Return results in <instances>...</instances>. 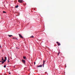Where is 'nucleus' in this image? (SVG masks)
Listing matches in <instances>:
<instances>
[{
  "label": "nucleus",
  "instance_id": "nucleus-1",
  "mask_svg": "<svg viewBox=\"0 0 75 75\" xmlns=\"http://www.w3.org/2000/svg\"><path fill=\"white\" fill-rule=\"evenodd\" d=\"M2 60L3 61H1L2 62L1 63L2 64H3L4 63V62H5L6 61V59H7V57H5V59L4 60V59H3V57H2Z\"/></svg>",
  "mask_w": 75,
  "mask_h": 75
},
{
  "label": "nucleus",
  "instance_id": "nucleus-2",
  "mask_svg": "<svg viewBox=\"0 0 75 75\" xmlns=\"http://www.w3.org/2000/svg\"><path fill=\"white\" fill-rule=\"evenodd\" d=\"M18 2L20 3H22L23 2V0H18Z\"/></svg>",
  "mask_w": 75,
  "mask_h": 75
},
{
  "label": "nucleus",
  "instance_id": "nucleus-3",
  "mask_svg": "<svg viewBox=\"0 0 75 75\" xmlns=\"http://www.w3.org/2000/svg\"><path fill=\"white\" fill-rule=\"evenodd\" d=\"M19 35L20 38H23V37L20 34H19Z\"/></svg>",
  "mask_w": 75,
  "mask_h": 75
},
{
  "label": "nucleus",
  "instance_id": "nucleus-4",
  "mask_svg": "<svg viewBox=\"0 0 75 75\" xmlns=\"http://www.w3.org/2000/svg\"><path fill=\"white\" fill-rule=\"evenodd\" d=\"M57 44V45L58 46H59V45H61V43H60L59 42H56Z\"/></svg>",
  "mask_w": 75,
  "mask_h": 75
},
{
  "label": "nucleus",
  "instance_id": "nucleus-5",
  "mask_svg": "<svg viewBox=\"0 0 75 75\" xmlns=\"http://www.w3.org/2000/svg\"><path fill=\"white\" fill-rule=\"evenodd\" d=\"M44 64H45V60H43V67H44Z\"/></svg>",
  "mask_w": 75,
  "mask_h": 75
},
{
  "label": "nucleus",
  "instance_id": "nucleus-6",
  "mask_svg": "<svg viewBox=\"0 0 75 75\" xmlns=\"http://www.w3.org/2000/svg\"><path fill=\"white\" fill-rule=\"evenodd\" d=\"M42 67V65H40L39 66H38L37 68H38V67Z\"/></svg>",
  "mask_w": 75,
  "mask_h": 75
},
{
  "label": "nucleus",
  "instance_id": "nucleus-7",
  "mask_svg": "<svg viewBox=\"0 0 75 75\" xmlns=\"http://www.w3.org/2000/svg\"><path fill=\"white\" fill-rule=\"evenodd\" d=\"M22 62H23L24 64L25 62V60H22Z\"/></svg>",
  "mask_w": 75,
  "mask_h": 75
},
{
  "label": "nucleus",
  "instance_id": "nucleus-8",
  "mask_svg": "<svg viewBox=\"0 0 75 75\" xmlns=\"http://www.w3.org/2000/svg\"><path fill=\"white\" fill-rule=\"evenodd\" d=\"M8 35V36H9V37H12L13 36V35Z\"/></svg>",
  "mask_w": 75,
  "mask_h": 75
},
{
  "label": "nucleus",
  "instance_id": "nucleus-9",
  "mask_svg": "<svg viewBox=\"0 0 75 75\" xmlns=\"http://www.w3.org/2000/svg\"><path fill=\"white\" fill-rule=\"evenodd\" d=\"M59 54H60V52H59L58 53L57 55L58 56L59 55Z\"/></svg>",
  "mask_w": 75,
  "mask_h": 75
},
{
  "label": "nucleus",
  "instance_id": "nucleus-10",
  "mask_svg": "<svg viewBox=\"0 0 75 75\" xmlns=\"http://www.w3.org/2000/svg\"><path fill=\"white\" fill-rule=\"evenodd\" d=\"M30 38H34V36L32 35L31 36H30Z\"/></svg>",
  "mask_w": 75,
  "mask_h": 75
},
{
  "label": "nucleus",
  "instance_id": "nucleus-11",
  "mask_svg": "<svg viewBox=\"0 0 75 75\" xmlns=\"http://www.w3.org/2000/svg\"><path fill=\"white\" fill-rule=\"evenodd\" d=\"M18 7V6L17 5L16 6H15L16 8H17Z\"/></svg>",
  "mask_w": 75,
  "mask_h": 75
},
{
  "label": "nucleus",
  "instance_id": "nucleus-12",
  "mask_svg": "<svg viewBox=\"0 0 75 75\" xmlns=\"http://www.w3.org/2000/svg\"><path fill=\"white\" fill-rule=\"evenodd\" d=\"M23 58L24 59H25L26 58V57H23Z\"/></svg>",
  "mask_w": 75,
  "mask_h": 75
},
{
  "label": "nucleus",
  "instance_id": "nucleus-13",
  "mask_svg": "<svg viewBox=\"0 0 75 75\" xmlns=\"http://www.w3.org/2000/svg\"><path fill=\"white\" fill-rule=\"evenodd\" d=\"M4 67V68H6V65H5Z\"/></svg>",
  "mask_w": 75,
  "mask_h": 75
},
{
  "label": "nucleus",
  "instance_id": "nucleus-14",
  "mask_svg": "<svg viewBox=\"0 0 75 75\" xmlns=\"http://www.w3.org/2000/svg\"><path fill=\"white\" fill-rule=\"evenodd\" d=\"M3 13H6V12H5V11H3Z\"/></svg>",
  "mask_w": 75,
  "mask_h": 75
},
{
  "label": "nucleus",
  "instance_id": "nucleus-15",
  "mask_svg": "<svg viewBox=\"0 0 75 75\" xmlns=\"http://www.w3.org/2000/svg\"><path fill=\"white\" fill-rule=\"evenodd\" d=\"M12 39H17V38H13Z\"/></svg>",
  "mask_w": 75,
  "mask_h": 75
},
{
  "label": "nucleus",
  "instance_id": "nucleus-16",
  "mask_svg": "<svg viewBox=\"0 0 75 75\" xmlns=\"http://www.w3.org/2000/svg\"><path fill=\"white\" fill-rule=\"evenodd\" d=\"M8 62H10V61H9V60L8 59Z\"/></svg>",
  "mask_w": 75,
  "mask_h": 75
},
{
  "label": "nucleus",
  "instance_id": "nucleus-17",
  "mask_svg": "<svg viewBox=\"0 0 75 75\" xmlns=\"http://www.w3.org/2000/svg\"><path fill=\"white\" fill-rule=\"evenodd\" d=\"M34 64H35V62H34Z\"/></svg>",
  "mask_w": 75,
  "mask_h": 75
},
{
  "label": "nucleus",
  "instance_id": "nucleus-18",
  "mask_svg": "<svg viewBox=\"0 0 75 75\" xmlns=\"http://www.w3.org/2000/svg\"><path fill=\"white\" fill-rule=\"evenodd\" d=\"M9 74H11V73H9Z\"/></svg>",
  "mask_w": 75,
  "mask_h": 75
},
{
  "label": "nucleus",
  "instance_id": "nucleus-19",
  "mask_svg": "<svg viewBox=\"0 0 75 75\" xmlns=\"http://www.w3.org/2000/svg\"><path fill=\"white\" fill-rule=\"evenodd\" d=\"M16 48L17 49V48H18L17 47H16Z\"/></svg>",
  "mask_w": 75,
  "mask_h": 75
},
{
  "label": "nucleus",
  "instance_id": "nucleus-20",
  "mask_svg": "<svg viewBox=\"0 0 75 75\" xmlns=\"http://www.w3.org/2000/svg\"><path fill=\"white\" fill-rule=\"evenodd\" d=\"M11 59H12V58L11 57Z\"/></svg>",
  "mask_w": 75,
  "mask_h": 75
},
{
  "label": "nucleus",
  "instance_id": "nucleus-21",
  "mask_svg": "<svg viewBox=\"0 0 75 75\" xmlns=\"http://www.w3.org/2000/svg\"><path fill=\"white\" fill-rule=\"evenodd\" d=\"M0 62H1V61H0Z\"/></svg>",
  "mask_w": 75,
  "mask_h": 75
},
{
  "label": "nucleus",
  "instance_id": "nucleus-22",
  "mask_svg": "<svg viewBox=\"0 0 75 75\" xmlns=\"http://www.w3.org/2000/svg\"><path fill=\"white\" fill-rule=\"evenodd\" d=\"M15 67V66H14V68Z\"/></svg>",
  "mask_w": 75,
  "mask_h": 75
}]
</instances>
